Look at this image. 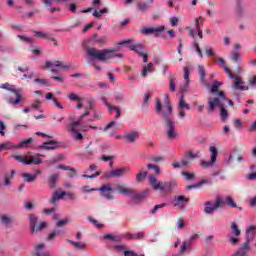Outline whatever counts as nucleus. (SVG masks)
I'll use <instances>...</instances> for the list:
<instances>
[{
	"mask_svg": "<svg viewBox=\"0 0 256 256\" xmlns=\"http://www.w3.org/2000/svg\"><path fill=\"white\" fill-rule=\"evenodd\" d=\"M156 113L164 118L166 135L168 139H177V131H175V120L171 117L173 108L171 103L165 102V105H161V101L156 99Z\"/></svg>",
	"mask_w": 256,
	"mask_h": 256,
	"instance_id": "obj_1",
	"label": "nucleus"
},
{
	"mask_svg": "<svg viewBox=\"0 0 256 256\" xmlns=\"http://www.w3.org/2000/svg\"><path fill=\"white\" fill-rule=\"evenodd\" d=\"M225 103H228L230 107H233V101L230 99H227L225 96V92L222 90L218 92V97H210L208 98V111L209 113H213L215 111L216 107H219L220 109V117L222 121L227 120V117H229V114L227 113V110L225 109Z\"/></svg>",
	"mask_w": 256,
	"mask_h": 256,
	"instance_id": "obj_2",
	"label": "nucleus"
},
{
	"mask_svg": "<svg viewBox=\"0 0 256 256\" xmlns=\"http://www.w3.org/2000/svg\"><path fill=\"white\" fill-rule=\"evenodd\" d=\"M87 55L90 58L91 61H102L107 62L111 61V59H121L123 57V54L119 52L117 49H103L99 50L97 48H89L87 50Z\"/></svg>",
	"mask_w": 256,
	"mask_h": 256,
	"instance_id": "obj_3",
	"label": "nucleus"
},
{
	"mask_svg": "<svg viewBox=\"0 0 256 256\" xmlns=\"http://www.w3.org/2000/svg\"><path fill=\"white\" fill-rule=\"evenodd\" d=\"M91 114V109L86 108L85 112L78 118L77 121H74L68 125L67 131L70 133L74 141H83V134L79 132V127L83 125V118Z\"/></svg>",
	"mask_w": 256,
	"mask_h": 256,
	"instance_id": "obj_4",
	"label": "nucleus"
},
{
	"mask_svg": "<svg viewBox=\"0 0 256 256\" xmlns=\"http://www.w3.org/2000/svg\"><path fill=\"white\" fill-rule=\"evenodd\" d=\"M224 71L233 80V89L236 91H249V86L245 84V81H243L242 77H239L238 75H233L231 73V69L229 67L224 66Z\"/></svg>",
	"mask_w": 256,
	"mask_h": 256,
	"instance_id": "obj_5",
	"label": "nucleus"
},
{
	"mask_svg": "<svg viewBox=\"0 0 256 256\" xmlns=\"http://www.w3.org/2000/svg\"><path fill=\"white\" fill-rule=\"evenodd\" d=\"M16 161H19V163H23V165H41L42 161L40 157H45L43 154H37L35 156L33 155H24L19 156L15 155L13 156Z\"/></svg>",
	"mask_w": 256,
	"mask_h": 256,
	"instance_id": "obj_6",
	"label": "nucleus"
},
{
	"mask_svg": "<svg viewBox=\"0 0 256 256\" xmlns=\"http://www.w3.org/2000/svg\"><path fill=\"white\" fill-rule=\"evenodd\" d=\"M44 67L46 69L52 68L51 72L52 73H57V69H62L63 71H69V69H71V67H73V64H71V62H63V61H46L44 64Z\"/></svg>",
	"mask_w": 256,
	"mask_h": 256,
	"instance_id": "obj_7",
	"label": "nucleus"
},
{
	"mask_svg": "<svg viewBox=\"0 0 256 256\" xmlns=\"http://www.w3.org/2000/svg\"><path fill=\"white\" fill-rule=\"evenodd\" d=\"M1 89H7L8 91H11L12 93L15 94L16 99L13 98H7L8 103H10V105H19V103H21V99H23V96L21 95V93H19V91H17V89H15V86L6 83L3 84L2 86H0Z\"/></svg>",
	"mask_w": 256,
	"mask_h": 256,
	"instance_id": "obj_8",
	"label": "nucleus"
},
{
	"mask_svg": "<svg viewBox=\"0 0 256 256\" xmlns=\"http://www.w3.org/2000/svg\"><path fill=\"white\" fill-rule=\"evenodd\" d=\"M29 143H33L32 138L24 140L18 145H15L11 142H4L0 144V151H9L10 149H25Z\"/></svg>",
	"mask_w": 256,
	"mask_h": 256,
	"instance_id": "obj_9",
	"label": "nucleus"
},
{
	"mask_svg": "<svg viewBox=\"0 0 256 256\" xmlns=\"http://www.w3.org/2000/svg\"><path fill=\"white\" fill-rule=\"evenodd\" d=\"M118 45H128L130 51H135V53H138L141 57H143L144 63H147V61H148L147 54L141 53V51H143V45L131 44V40L120 41V42H118Z\"/></svg>",
	"mask_w": 256,
	"mask_h": 256,
	"instance_id": "obj_10",
	"label": "nucleus"
},
{
	"mask_svg": "<svg viewBox=\"0 0 256 256\" xmlns=\"http://www.w3.org/2000/svg\"><path fill=\"white\" fill-rule=\"evenodd\" d=\"M131 172V168L129 167H122L118 169H114L108 172H105L103 177L104 179H111L113 177H123V175H127Z\"/></svg>",
	"mask_w": 256,
	"mask_h": 256,
	"instance_id": "obj_11",
	"label": "nucleus"
},
{
	"mask_svg": "<svg viewBox=\"0 0 256 256\" xmlns=\"http://www.w3.org/2000/svg\"><path fill=\"white\" fill-rule=\"evenodd\" d=\"M185 110L190 111L191 105H189V103H187V101H185V97L182 95L180 97L179 104H178V117L180 119H185V117L187 115Z\"/></svg>",
	"mask_w": 256,
	"mask_h": 256,
	"instance_id": "obj_12",
	"label": "nucleus"
},
{
	"mask_svg": "<svg viewBox=\"0 0 256 256\" xmlns=\"http://www.w3.org/2000/svg\"><path fill=\"white\" fill-rule=\"evenodd\" d=\"M209 151L211 153L210 161L207 162L205 160H202L200 162L201 167H203L204 169H207L209 167H213V165H215V161H217V155H218L217 148L215 146H211L209 148Z\"/></svg>",
	"mask_w": 256,
	"mask_h": 256,
	"instance_id": "obj_13",
	"label": "nucleus"
},
{
	"mask_svg": "<svg viewBox=\"0 0 256 256\" xmlns=\"http://www.w3.org/2000/svg\"><path fill=\"white\" fill-rule=\"evenodd\" d=\"M149 183L154 191H160L161 193H165V182L158 180L155 175L149 176Z\"/></svg>",
	"mask_w": 256,
	"mask_h": 256,
	"instance_id": "obj_14",
	"label": "nucleus"
},
{
	"mask_svg": "<svg viewBox=\"0 0 256 256\" xmlns=\"http://www.w3.org/2000/svg\"><path fill=\"white\" fill-rule=\"evenodd\" d=\"M196 26H195V29H192L191 27H186V31H189V35L190 37H198L200 39H203V31H201V26H199L201 24V21H203V18H199V19H196Z\"/></svg>",
	"mask_w": 256,
	"mask_h": 256,
	"instance_id": "obj_15",
	"label": "nucleus"
},
{
	"mask_svg": "<svg viewBox=\"0 0 256 256\" xmlns=\"http://www.w3.org/2000/svg\"><path fill=\"white\" fill-rule=\"evenodd\" d=\"M223 203L224 201L222 198H217L214 204L211 202H207L204 208V212L207 214L214 213L215 211H217V209H219V207H223Z\"/></svg>",
	"mask_w": 256,
	"mask_h": 256,
	"instance_id": "obj_16",
	"label": "nucleus"
},
{
	"mask_svg": "<svg viewBox=\"0 0 256 256\" xmlns=\"http://www.w3.org/2000/svg\"><path fill=\"white\" fill-rule=\"evenodd\" d=\"M98 191H100V194L102 195V197H104L105 199H113V188L109 185H103L100 189H98Z\"/></svg>",
	"mask_w": 256,
	"mask_h": 256,
	"instance_id": "obj_17",
	"label": "nucleus"
},
{
	"mask_svg": "<svg viewBox=\"0 0 256 256\" xmlns=\"http://www.w3.org/2000/svg\"><path fill=\"white\" fill-rule=\"evenodd\" d=\"M189 203V198L185 196H175L173 205L174 207H177L178 209H183L185 207V204Z\"/></svg>",
	"mask_w": 256,
	"mask_h": 256,
	"instance_id": "obj_18",
	"label": "nucleus"
},
{
	"mask_svg": "<svg viewBox=\"0 0 256 256\" xmlns=\"http://www.w3.org/2000/svg\"><path fill=\"white\" fill-rule=\"evenodd\" d=\"M184 71V84L180 86V92L181 93H185V91H187V88L189 87V68L187 66H185L183 68Z\"/></svg>",
	"mask_w": 256,
	"mask_h": 256,
	"instance_id": "obj_19",
	"label": "nucleus"
},
{
	"mask_svg": "<svg viewBox=\"0 0 256 256\" xmlns=\"http://www.w3.org/2000/svg\"><path fill=\"white\" fill-rule=\"evenodd\" d=\"M59 147V145L57 144L56 141H48V142H44L42 145L38 146V149H45L46 151H53L55 149H57Z\"/></svg>",
	"mask_w": 256,
	"mask_h": 256,
	"instance_id": "obj_20",
	"label": "nucleus"
},
{
	"mask_svg": "<svg viewBox=\"0 0 256 256\" xmlns=\"http://www.w3.org/2000/svg\"><path fill=\"white\" fill-rule=\"evenodd\" d=\"M139 139V132L131 131L124 135V140L126 143H135Z\"/></svg>",
	"mask_w": 256,
	"mask_h": 256,
	"instance_id": "obj_21",
	"label": "nucleus"
},
{
	"mask_svg": "<svg viewBox=\"0 0 256 256\" xmlns=\"http://www.w3.org/2000/svg\"><path fill=\"white\" fill-rule=\"evenodd\" d=\"M165 31V26L146 27L142 29V33L149 35L151 33H161Z\"/></svg>",
	"mask_w": 256,
	"mask_h": 256,
	"instance_id": "obj_22",
	"label": "nucleus"
},
{
	"mask_svg": "<svg viewBox=\"0 0 256 256\" xmlns=\"http://www.w3.org/2000/svg\"><path fill=\"white\" fill-rule=\"evenodd\" d=\"M115 191H117V193H120L121 195H135V191L133 189L125 187L123 185L116 186Z\"/></svg>",
	"mask_w": 256,
	"mask_h": 256,
	"instance_id": "obj_23",
	"label": "nucleus"
},
{
	"mask_svg": "<svg viewBox=\"0 0 256 256\" xmlns=\"http://www.w3.org/2000/svg\"><path fill=\"white\" fill-rule=\"evenodd\" d=\"M177 188V181L170 180L164 182V193H170V191H173V189Z\"/></svg>",
	"mask_w": 256,
	"mask_h": 256,
	"instance_id": "obj_24",
	"label": "nucleus"
},
{
	"mask_svg": "<svg viewBox=\"0 0 256 256\" xmlns=\"http://www.w3.org/2000/svg\"><path fill=\"white\" fill-rule=\"evenodd\" d=\"M66 195L65 191H54L52 194V198L50 200L51 203H57V201H60V199H63V197Z\"/></svg>",
	"mask_w": 256,
	"mask_h": 256,
	"instance_id": "obj_25",
	"label": "nucleus"
},
{
	"mask_svg": "<svg viewBox=\"0 0 256 256\" xmlns=\"http://www.w3.org/2000/svg\"><path fill=\"white\" fill-rule=\"evenodd\" d=\"M41 174V171H37L36 174L23 173L22 177L27 183H33L37 180V175Z\"/></svg>",
	"mask_w": 256,
	"mask_h": 256,
	"instance_id": "obj_26",
	"label": "nucleus"
},
{
	"mask_svg": "<svg viewBox=\"0 0 256 256\" xmlns=\"http://www.w3.org/2000/svg\"><path fill=\"white\" fill-rule=\"evenodd\" d=\"M153 71H155V66H153V63H149L143 67L142 77H147V75H149V73H153Z\"/></svg>",
	"mask_w": 256,
	"mask_h": 256,
	"instance_id": "obj_27",
	"label": "nucleus"
},
{
	"mask_svg": "<svg viewBox=\"0 0 256 256\" xmlns=\"http://www.w3.org/2000/svg\"><path fill=\"white\" fill-rule=\"evenodd\" d=\"M59 179V174L55 173L49 176L48 181H49V187L51 189H55V186L57 185V180Z\"/></svg>",
	"mask_w": 256,
	"mask_h": 256,
	"instance_id": "obj_28",
	"label": "nucleus"
},
{
	"mask_svg": "<svg viewBox=\"0 0 256 256\" xmlns=\"http://www.w3.org/2000/svg\"><path fill=\"white\" fill-rule=\"evenodd\" d=\"M255 230H256V226H249L247 228L246 235H247L248 242L255 239Z\"/></svg>",
	"mask_w": 256,
	"mask_h": 256,
	"instance_id": "obj_29",
	"label": "nucleus"
},
{
	"mask_svg": "<svg viewBox=\"0 0 256 256\" xmlns=\"http://www.w3.org/2000/svg\"><path fill=\"white\" fill-rule=\"evenodd\" d=\"M29 221H30V229L32 233H35V227L37 226L38 218L35 214L29 215Z\"/></svg>",
	"mask_w": 256,
	"mask_h": 256,
	"instance_id": "obj_30",
	"label": "nucleus"
},
{
	"mask_svg": "<svg viewBox=\"0 0 256 256\" xmlns=\"http://www.w3.org/2000/svg\"><path fill=\"white\" fill-rule=\"evenodd\" d=\"M56 169H61L62 171H70V177L77 175V170H75V168H71V167L65 166L63 164L58 165L56 167Z\"/></svg>",
	"mask_w": 256,
	"mask_h": 256,
	"instance_id": "obj_31",
	"label": "nucleus"
},
{
	"mask_svg": "<svg viewBox=\"0 0 256 256\" xmlns=\"http://www.w3.org/2000/svg\"><path fill=\"white\" fill-rule=\"evenodd\" d=\"M34 33L36 37H39V39H46L47 41H55V38L49 37V34L47 32L35 31Z\"/></svg>",
	"mask_w": 256,
	"mask_h": 256,
	"instance_id": "obj_32",
	"label": "nucleus"
},
{
	"mask_svg": "<svg viewBox=\"0 0 256 256\" xmlns=\"http://www.w3.org/2000/svg\"><path fill=\"white\" fill-rule=\"evenodd\" d=\"M137 11H140V13H146V11L149 9V4L147 2H138L136 4Z\"/></svg>",
	"mask_w": 256,
	"mask_h": 256,
	"instance_id": "obj_33",
	"label": "nucleus"
},
{
	"mask_svg": "<svg viewBox=\"0 0 256 256\" xmlns=\"http://www.w3.org/2000/svg\"><path fill=\"white\" fill-rule=\"evenodd\" d=\"M0 219H1V223L6 227L13 223V218H11V216L6 214L1 215Z\"/></svg>",
	"mask_w": 256,
	"mask_h": 256,
	"instance_id": "obj_34",
	"label": "nucleus"
},
{
	"mask_svg": "<svg viewBox=\"0 0 256 256\" xmlns=\"http://www.w3.org/2000/svg\"><path fill=\"white\" fill-rule=\"evenodd\" d=\"M127 239H143L145 237V232H138L137 234L127 233L125 234Z\"/></svg>",
	"mask_w": 256,
	"mask_h": 256,
	"instance_id": "obj_35",
	"label": "nucleus"
},
{
	"mask_svg": "<svg viewBox=\"0 0 256 256\" xmlns=\"http://www.w3.org/2000/svg\"><path fill=\"white\" fill-rule=\"evenodd\" d=\"M68 243H70V245H73V247H75V249H86L87 248V244H85L84 242H75L72 240H67Z\"/></svg>",
	"mask_w": 256,
	"mask_h": 256,
	"instance_id": "obj_36",
	"label": "nucleus"
},
{
	"mask_svg": "<svg viewBox=\"0 0 256 256\" xmlns=\"http://www.w3.org/2000/svg\"><path fill=\"white\" fill-rule=\"evenodd\" d=\"M60 161H63V155H58L50 160L46 161V165L51 166L59 163Z\"/></svg>",
	"mask_w": 256,
	"mask_h": 256,
	"instance_id": "obj_37",
	"label": "nucleus"
},
{
	"mask_svg": "<svg viewBox=\"0 0 256 256\" xmlns=\"http://www.w3.org/2000/svg\"><path fill=\"white\" fill-rule=\"evenodd\" d=\"M93 39L95 43H99V45H105L108 41L107 36L98 37L97 34H94Z\"/></svg>",
	"mask_w": 256,
	"mask_h": 256,
	"instance_id": "obj_38",
	"label": "nucleus"
},
{
	"mask_svg": "<svg viewBox=\"0 0 256 256\" xmlns=\"http://www.w3.org/2000/svg\"><path fill=\"white\" fill-rule=\"evenodd\" d=\"M90 129H94L95 131H97V129H99V131H103V127H97V126H91V125H89V126H87V125L82 126L81 131L83 133H88V131H90Z\"/></svg>",
	"mask_w": 256,
	"mask_h": 256,
	"instance_id": "obj_39",
	"label": "nucleus"
},
{
	"mask_svg": "<svg viewBox=\"0 0 256 256\" xmlns=\"http://www.w3.org/2000/svg\"><path fill=\"white\" fill-rule=\"evenodd\" d=\"M191 241L185 240L180 247V253H185L188 249H191Z\"/></svg>",
	"mask_w": 256,
	"mask_h": 256,
	"instance_id": "obj_40",
	"label": "nucleus"
},
{
	"mask_svg": "<svg viewBox=\"0 0 256 256\" xmlns=\"http://www.w3.org/2000/svg\"><path fill=\"white\" fill-rule=\"evenodd\" d=\"M198 73H199V75H200V81H201V83H207L206 81H205V67L204 66H198Z\"/></svg>",
	"mask_w": 256,
	"mask_h": 256,
	"instance_id": "obj_41",
	"label": "nucleus"
},
{
	"mask_svg": "<svg viewBox=\"0 0 256 256\" xmlns=\"http://www.w3.org/2000/svg\"><path fill=\"white\" fill-rule=\"evenodd\" d=\"M231 231L235 237H239L241 235V230H239V227L237 226V223L232 222L231 224Z\"/></svg>",
	"mask_w": 256,
	"mask_h": 256,
	"instance_id": "obj_42",
	"label": "nucleus"
},
{
	"mask_svg": "<svg viewBox=\"0 0 256 256\" xmlns=\"http://www.w3.org/2000/svg\"><path fill=\"white\" fill-rule=\"evenodd\" d=\"M105 13H109V9H107V8H103V9H101V10H95L94 12H93V15L97 18V19H99V17H102L103 15H105Z\"/></svg>",
	"mask_w": 256,
	"mask_h": 256,
	"instance_id": "obj_43",
	"label": "nucleus"
},
{
	"mask_svg": "<svg viewBox=\"0 0 256 256\" xmlns=\"http://www.w3.org/2000/svg\"><path fill=\"white\" fill-rule=\"evenodd\" d=\"M177 87V78L171 77L169 81V89L174 92Z\"/></svg>",
	"mask_w": 256,
	"mask_h": 256,
	"instance_id": "obj_44",
	"label": "nucleus"
},
{
	"mask_svg": "<svg viewBox=\"0 0 256 256\" xmlns=\"http://www.w3.org/2000/svg\"><path fill=\"white\" fill-rule=\"evenodd\" d=\"M104 239H110L111 241H115L116 243H119L121 241V236H116L113 234H107L104 236Z\"/></svg>",
	"mask_w": 256,
	"mask_h": 256,
	"instance_id": "obj_45",
	"label": "nucleus"
},
{
	"mask_svg": "<svg viewBox=\"0 0 256 256\" xmlns=\"http://www.w3.org/2000/svg\"><path fill=\"white\" fill-rule=\"evenodd\" d=\"M221 86V82L215 81L213 85L211 86V93H219V87Z\"/></svg>",
	"mask_w": 256,
	"mask_h": 256,
	"instance_id": "obj_46",
	"label": "nucleus"
},
{
	"mask_svg": "<svg viewBox=\"0 0 256 256\" xmlns=\"http://www.w3.org/2000/svg\"><path fill=\"white\" fill-rule=\"evenodd\" d=\"M34 83H38V85H45L46 87H51V84L49 83V81L41 78L34 79Z\"/></svg>",
	"mask_w": 256,
	"mask_h": 256,
	"instance_id": "obj_47",
	"label": "nucleus"
},
{
	"mask_svg": "<svg viewBox=\"0 0 256 256\" xmlns=\"http://www.w3.org/2000/svg\"><path fill=\"white\" fill-rule=\"evenodd\" d=\"M43 229H47V222H40L39 225L35 226V233H39Z\"/></svg>",
	"mask_w": 256,
	"mask_h": 256,
	"instance_id": "obj_48",
	"label": "nucleus"
},
{
	"mask_svg": "<svg viewBox=\"0 0 256 256\" xmlns=\"http://www.w3.org/2000/svg\"><path fill=\"white\" fill-rule=\"evenodd\" d=\"M71 222V219L69 218H64L62 220H59L57 223H56V227H65V225H67L68 223Z\"/></svg>",
	"mask_w": 256,
	"mask_h": 256,
	"instance_id": "obj_49",
	"label": "nucleus"
},
{
	"mask_svg": "<svg viewBox=\"0 0 256 256\" xmlns=\"http://www.w3.org/2000/svg\"><path fill=\"white\" fill-rule=\"evenodd\" d=\"M209 181L207 180H202L200 182H198L197 184L195 185H190V186H187V189H195L197 187H201V185H208Z\"/></svg>",
	"mask_w": 256,
	"mask_h": 256,
	"instance_id": "obj_50",
	"label": "nucleus"
},
{
	"mask_svg": "<svg viewBox=\"0 0 256 256\" xmlns=\"http://www.w3.org/2000/svg\"><path fill=\"white\" fill-rule=\"evenodd\" d=\"M145 177H147V172L142 171L136 175V181L141 183V181H144Z\"/></svg>",
	"mask_w": 256,
	"mask_h": 256,
	"instance_id": "obj_51",
	"label": "nucleus"
},
{
	"mask_svg": "<svg viewBox=\"0 0 256 256\" xmlns=\"http://www.w3.org/2000/svg\"><path fill=\"white\" fill-rule=\"evenodd\" d=\"M193 47L195 48L196 53H198L200 59H203V52L201 51V48L199 47V43L194 42Z\"/></svg>",
	"mask_w": 256,
	"mask_h": 256,
	"instance_id": "obj_52",
	"label": "nucleus"
},
{
	"mask_svg": "<svg viewBox=\"0 0 256 256\" xmlns=\"http://www.w3.org/2000/svg\"><path fill=\"white\" fill-rule=\"evenodd\" d=\"M226 203L227 205H229V207H233V208L237 207V203L233 201V198L231 196L226 197Z\"/></svg>",
	"mask_w": 256,
	"mask_h": 256,
	"instance_id": "obj_53",
	"label": "nucleus"
},
{
	"mask_svg": "<svg viewBox=\"0 0 256 256\" xmlns=\"http://www.w3.org/2000/svg\"><path fill=\"white\" fill-rule=\"evenodd\" d=\"M147 167H148V169H154L156 175H161V168H159V166L153 165V164H148Z\"/></svg>",
	"mask_w": 256,
	"mask_h": 256,
	"instance_id": "obj_54",
	"label": "nucleus"
},
{
	"mask_svg": "<svg viewBox=\"0 0 256 256\" xmlns=\"http://www.w3.org/2000/svg\"><path fill=\"white\" fill-rule=\"evenodd\" d=\"M68 99H69L70 101H78V100L81 99V97H79V95H77L76 93H70V94L68 95Z\"/></svg>",
	"mask_w": 256,
	"mask_h": 256,
	"instance_id": "obj_55",
	"label": "nucleus"
},
{
	"mask_svg": "<svg viewBox=\"0 0 256 256\" xmlns=\"http://www.w3.org/2000/svg\"><path fill=\"white\" fill-rule=\"evenodd\" d=\"M17 37L20 41H24V43H33L32 38L21 36V35H18Z\"/></svg>",
	"mask_w": 256,
	"mask_h": 256,
	"instance_id": "obj_56",
	"label": "nucleus"
},
{
	"mask_svg": "<svg viewBox=\"0 0 256 256\" xmlns=\"http://www.w3.org/2000/svg\"><path fill=\"white\" fill-rule=\"evenodd\" d=\"M163 207H167V204L163 203L156 205L154 209L151 211V213H157V211H159V209H163Z\"/></svg>",
	"mask_w": 256,
	"mask_h": 256,
	"instance_id": "obj_57",
	"label": "nucleus"
},
{
	"mask_svg": "<svg viewBox=\"0 0 256 256\" xmlns=\"http://www.w3.org/2000/svg\"><path fill=\"white\" fill-rule=\"evenodd\" d=\"M207 57H215V50L213 48H207L205 50Z\"/></svg>",
	"mask_w": 256,
	"mask_h": 256,
	"instance_id": "obj_58",
	"label": "nucleus"
},
{
	"mask_svg": "<svg viewBox=\"0 0 256 256\" xmlns=\"http://www.w3.org/2000/svg\"><path fill=\"white\" fill-rule=\"evenodd\" d=\"M183 177L187 179L188 181H191V179H194L195 175L189 173V172H182Z\"/></svg>",
	"mask_w": 256,
	"mask_h": 256,
	"instance_id": "obj_59",
	"label": "nucleus"
},
{
	"mask_svg": "<svg viewBox=\"0 0 256 256\" xmlns=\"http://www.w3.org/2000/svg\"><path fill=\"white\" fill-rule=\"evenodd\" d=\"M152 161H154V163H161V161H165V157H163V156H153Z\"/></svg>",
	"mask_w": 256,
	"mask_h": 256,
	"instance_id": "obj_60",
	"label": "nucleus"
},
{
	"mask_svg": "<svg viewBox=\"0 0 256 256\" xmlns=\"http://www.w3.org/2000/svg\"><path fill=\"white\" fill-rule=\"evenodd\" d=\"M248 83L251 87H254V89H256V76H253L251 77L249 80H248Z\"/></svg>",
	"mask_w": 256,
	"mask_h": 256,
	"instance_id": "obj_61",
	"label": "nucleus"
},
{
	"mask_svg": "<svg viewBox=\"0 0 256 256\" xmlns=\"http://www.w3.org/2000/svg\"><path fill=\"white\" fill-rule=\"evenodd\" d=\"M170 23H171L172 27H177V24L179 23V18H177L175 16L170 18Z\"/></svg>",
	"mask_w": 256,
	"mask_h": 256,
	"instance_id": "obj_62",
	"label": "nucleus"
},
{
	"mask_svg": "<svg viewBox=\"0 0 256 256\" xmlns=\"http://www.w3.org/2000/svg\"><path fill=\"white\" fill-rule=\"evenodd\" d=\"M92 5L94 9H99L101 7V0H93Z\"/></svg>",
	"mask_w": 256,
	"mask_h": 256,
	"instance_id": "obj_63",
	"label": "nucleus"
},
{
	"mask_svg": "<svg viewBox=\"0 0 256 256\" xmlns=\"http://www.w3.org/2000/svg\"><path fill=\"white\" fill-rule=\"evenodd\" d=\"M124 256H139V255L133 251H125ZM142 256H145V255H142Z\"/></svg>",
	"mask_w": 256,
	"mask_h": 256,
	"instance_id": "obj_64",
	"label": "nucleus"
}]
</instances>
